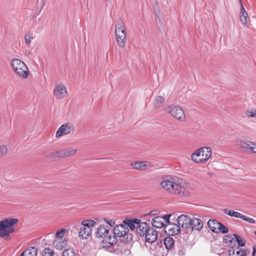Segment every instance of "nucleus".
<instances>
[{
	"label": "nucleus",
	"instance_id": "f257e3e1",
	"mask_svg": "<svg viewBox=\"0 0 256 256\" xmlns=\"http://www.w3.org/2000/svg\"><path fill=\"white\" fill-rule=\"evenodd\" d=\"M182 179L176 176L166 178L162 181L160 185L164 190L179 198H183L190 196L189 191L182 186Z\"/></svg>",
	"mask_w": 256,
	"mask_h": 256
},
{
	"label": "nucleus",
	"instance_id": "f03ea898",
	"mask_svg": "<svg viewBox=\"0 0 256 256\" xmlns=\"http://www.w3.org/2000/svg\"><path fill=\"white\" fill-rule=\"evenodd\" d=\"M110 230L109 226L100 224L96 228L95 234L96 238H102L100 244V247L112 252L114 250L113 247L117 243V240L115 237L112 236V233L110 232Z\"/></svg>",
	"mask_w": 256,
	"mask_h": 256
},
{
	"label": "nucleus",
	"instance_id": "7ed1b4c3",
	"mask_svg": "<svg viewBox=\"0 0 256 256\" xmlns=\"http://www.w3.org/2000/svg\"><path fill=\"white\" fill-rule=\"evenodd\" d=\"M212 150L210 147L204 146L196 150L191 155L192 160L197 164H204L211 157Z\"/></svg>",
	"mask_w": 256,
	"mask_h": 256
},
{
	"label": "nucleus",
	"instance_id": "20e7f679",
	"mask_svg": "<svg viewBox=\"0 0 256 256\" xmlns=\"http://www.w3.org/2000/svg\"><path fill=\"white\" fill-rule=\"evenodd\" d=\"M113 236L118 241V238L121 242H128L132 240V236L129 233V229L126 224H121L114 226Z\"/></svg>",
	"mask_w": 256,
	"mask_h": 256
},
{
	"label": "nucleus",
	"instance_id": "39448f33",
	"mask_svg": "<svg viewBox=\"0 0 256 256\" xmlns=\"http://www.w3.org/2000/svg\"><path fill=\"white\" fill-rule=\"evenodd\" d=\"M12 70L15 74L22 79L26 78L29 74V70L24 62L18 58H14L10 63Z\"/></svg>",
	"mask_w": 256,
	"mask_h": 256
},
{
	"label": "nucleus",
	"instance_id": "423d86ee",
	"mask_svg": "<svg viewBox=\"0 0 256 256\" xmlns=\"http://www.w3.org/2000/svg\"><path fill=\"white\" fill-rule=\"evenodd\" d=\"M18 220L16 218H8L0 221V237L8 236L14 232V225Z\"/></svg>",
	"mask_w": 256,
	"mask_h": 256
},
{
	"label": "nucleus",
	"instance_id": "0eeeda50",
	"mask_svg": "<svg viewBox=\"0 0 256 256\" xmlns=\"http://www.w3.org/2000/svg\"><path fill=\"white\" fill-rule=\"evenodd\" d=\"M116 36L117 43L120 48H124L126 42V32L124 22L118 21L116 25Z\"/></svg>",
	"mask_w": 256,
	"mask_h": 256
},
{
	"label": "nucleus",
	"instance_id": "6e6552de",
	"mask_svg": "<svg viewBox=\"0 0 256 256\" xmlns=\"http://www.w3.org/2000/svg\"><path fill=\"white\" fill-rule=\"evenodd\" d=\"M96 222L92 220H86L82 221L78 226V236L81 239H87L90 236L92 228H94Z\"/></svg>",
	"mask_w": 256,
	"mask_h": 256
},
{
	"label": "nucleus",
	"instance_id": "1a4fd4ad",
	"mask_svg": "<svg viewBox=\"0 0 256 256\" xmlns=\"http://www.w3.org/2000/svg\"><path fill=\"white\" fill-rule=\"evenodd\" d=\"M167 112L175 118L184 122L186 119V116L183 110L180 106H170L168 109Z\"/></svg>",
	"mask_w": 256,
	"mask_h": 256
},
{
	"label": "nucleus",
	"instance_id": "9d476101",
	"mask_svg": "<svg viewBox=\"0 0 256 256\" xmlns=\"http://www.w3.org/2000/svg\"><path fill=\"white\" fill-rule=\"evenodd\" d=\"M54 94L57 100L66 98L68 95L66 86L63 84H59L56 86Z\"/></svg>",
	"mask_w": 256,
	"mask_h": 256
},
{
	"label": "nucleus",
	"instance_id": "9b49d317",
	"mask_svg": "<svg viewBox=\"0 0 256 256\" xmlns=\"http://www.w3.org/2000/svg\"><path fill=\"white\" fill-rule=\"evenodd\" d=\"M73 130L72 125L70 123L62 124L56 132V137L60 138L63 136L68 134Z\"/></svg>",
	"mask_w": 256,
	"mask_h": 256
},
{
	"label": "nucleus",
	"instance_id": "f8f14e48",
	"mask_svg": "<svg viewBox=\"0 0 256 256\" xmlns=\"http://www.w3.org/2000/svg\"><path fill=\"white\" fill-rule=\"evenodd\" d=\"M164 232L168 235L174 236L180 232V228L178 224H168L164 226Z\"/></svg>",
	"mask_w": 256,
	"mask_h": 256
},
{
	"label": "nucleus",
	"instance_id": "ddd939ff",
	"mask_svg": "<svg viewBox=\"0 0 256 256\" xmlns=\"http://www.w3.org/2000/svg\"><path fill=\"white\" fill-rule=\"evenodd\" d=\"M190 224L188 230H190L200 231L203 228V222L202 220L196 218H190Z\"/></svg>",
	"mask_w": 256,
	"mask_h": 256
},
{
	"label": "nucleus",
	"instance_id": "4468645a",
	"mask_svg": "<svg viewBox=\"0 0 256 256\" xmlns=\"http://www.w3.org/2000/svg\"><path fill=\"white\" fill-rule=\"evenodd\" d=\"M190 218L188 216L182 214L177 218L178 224L180 228L188 230V226H190Z\"/></svg>",
	"mask_w": 256,
	"mask_h": 256
},
{
	"label": "nucleus",
	"instance_id": "2eb2a0df",
	"mask_svg": "<svg viewBox=\"0 0 256 256\" xmlns=\"http://www.w3.org/2000/svg\"><path fill=\"white\" fill-rule=\"evenodd\" d=\"M158 237V232L153 228H151L148 230V234L146 235L145 240L147 242L152 243L157 240Z\"/></svg>",
	"mask_w": 256,
	"mask_h": 256
},
{
	"label": "nucleus",
	"instance_id": "dca6fc26",
	"mask_svg": "<svg viewBox=\"0 0 256 256\" xmlns=\"http://www.w3.org/2000/svg\"><path fill=\"white\" fill-rule=\"evenodd\" d=\"M238 1L241 6L240 12V20L244 25L248 26V20H249L248 13L244 8L242 0H238Z\"/></svg>",
	"mask_w": 256,
	"mask_h": 256
},
{
	"label": "nucleus",
	"instance_id": "f3484780",
	"mask_svg": "<svg viewBox=\"0 0 256 256\" xmlns=\"http://www.w3.org/2000/svg\"><path fill=\"white\" fill-rule=\"evenodd\" d=\"M148 228V224L146 222H139L138 224L136 226V233L140 236H144V232Z\"/></svg>",
	"mask_w": 256,
	"mask_h": 256
},
{
	"label": "nucleus",
	"instance_id": "a211bd4d",
	"mask_svg": "<svg viewBox=\"0 0 256 256\" xmlns=\"http://www.w3.org/2000/svg\"><path fill=\"white\" fill-rule=\"evenodd\" d=\"M152 226L156 228H162L166 226L164 221L161 216H156L152 220Z\"/></svg>",
	"mask_w": 256,
	"mask_h": 256
},
{
	"label": "nucleus",
	"instance_id": "6ab92c4d",
	"mask_svg": "<svg viewBox=\"0 0 256 256\" xmlns=\"http://www.w3.org/2000/svg\"><path fill=\"white\" fill-rule=\"evenodd\" d=\"M139 222H140V220L138 219H134V220L126 219L123 221V224L127 226L128 228H130L132 230H136V226L138 224Z\"/></svg>",
	"mask_w": 256,
	"mask_h": 256
},
{
	"label": "nucleus",
	"instance_id": "aec40b11",
	"mask_svg": "<svg viewBox=\"0 0 256 256\" xmlns=\"http://www.w3.org/2000/svg\"><path fill=\"white\" fill-rule=\"evenodd\" d=\"M66 240L64 238H56L53 242L54 248L58 250H62L66 247Z\"/></svg>",
	"mask_w": 256,
	"mask_h": 256
},
{
	"label": "nucleus",
	"instance_id": "412c9836",
	"mask_svg": "<svg viewBox=\"0 0 256 256\" xmlns=\"http://www.w3.org/2000/svg\"><path fill=\"white\" fill-rule=\"evenodd\" d=\"M220 223L215 220L210 219L208 222V225L212 232L218 234V228Z\"/></svg>",
	"mask_w": 256,
	"mask_h": 256
},
{
	"label": "nucleus",
	"instance_id": "4be33fe9",
	"mask_svg": "<svg viewBox=\"0 0 256 256\" xmlns=\"http://www.w3.org/2000/svg\"><path fill=\"white\" fill-rule=\"evenodd\" d=\"M38 249L34 247H30L26 250L22 254V256H37Z\"/></svg>",
	"mask_w": 256,
	"mask_h": 256
},
{
	"label": "nucleus",
	"instance_id": "5701e85b",
	"mask_svg": "<svg viewBox=\"0 0 256 256\" xmlns=\"http://www.w3.org/2000/svg\"><path fill=\"white\" fill-rule=\"evenodd\" d=\"M164 244L166 249L172 250L174 246V240L170 236H166L164 240Z\"/></svg>",
	"mask_w": 256,
	"mask_h": 256
},
{
	"label": "nucleus",
	"instance_id": "b1692460",
	"mask_svg": "<svg viewBox=\"0 0 256 256\" xmlns=\"http://www.w3.org/2000/svg\"><path fill=\"white\" fill-rule=\"evenodd\" d=\"M131 166L138 170H145L147 166L146 162H136L132 164Z\"/></svg>",
	"mask_w": 256,
	"mask_h": 256
},
{
	"label": "nucleus",
	"instance_id": "393cba45",
	"mask_svg": "<svg viewBox=\"0 0 256 256\" xmlns=\"http://www.w3.org/2000/svg\"><path fill=\"white\" fill-rule=\"evenodd\" d=\"M252 142L248 140H240L238 144L242 148L250 150Z\"/></svg>",
	"mask_w": 256,
	"mask_h": 256
},
{
	"label": "nucleus",
	"instance_id": "a878e982",
	"mask_svg": "<svg viewBox=\"0 0 256 256\" xmlns=\"http://www.w3.org/2000/svg\"><path fill=\"white\" fill-rule=\"evenodd\" d=\"M164 100L165 98L164 96H157L154 103V108H158L162 107Z\"/></svg>",
	"mask_w": 256,
	"mask_h": 256
},
{
	"label": "nucleus",
	"instance_id": "bb28decb",
	"mask_svg": "<svg viewBox=\"0 0 256 256\" xmlns=\"http://www.w3.org/2000/svg\"><path fill=\"white\" fill-rule=\"evenodd\" d=\"M62 256H76V254L73 248H68L62 252Z\"/></svg>",
	"mask_w": 256,
	"mask_h": 256
},
{
	"label": "nucleus",
	"instance_id": "cd10ccee",
	"mask_svg": "<svg viewBox=\"0 0 256 256\" xmlns=\"http://www.w3.org/2000/svg\"><path fill=\"white\" fill-rule=\"evenodd\" d=\"M42 256H54V251L50 248H46L42 251Z\"/></svg>",
	"mask_w": 256,
	"mask_h": 256
},
{
	"label": "nucleus",
	"instance_id": "c85d7f7f",
	"mask_svg": "<svg viewBox=\"0 0 256 256\" xmlns=\"http://www.w3.org/2000/svg\"><path fill=\"white\" fill-rule=\"evenodd\" d=\"M32 34L30 32L26 33L24 36V40L26 44H30L32 40L34 39Z\"/></svg>",
	"mask_w": 256,
	"mask_h": 256
},
{
	"label": "nucleus",
	"instance_id": "c756f323",
	"mask_svg": "<svg viewBox=\"0 0 256 256\" xmlns=\"http://www.w3.org/2000/svg\"><path fill=\"white\" fill-rule=\"evenodd\" d=\"M54 156L58 158H62L66 156V152L65 148L61 149L54 152Z\"/></svg>",
	"mask_w": 256,
	"mask_h": 256
},
{
	"label": "nucleus",
	"instance_id": "7c9ffc66",
	"mask_svg": "<svg viewBox=\"0 0 256 256\" xmlns=\"http://www.w3.org/2000/svg\"><path fill=\"white\" fill-rule=\"evenodd\" d=\"M66 232L65 228L58 230L56 234V238H63V237Z\"/></svg>",
	"mask_w": 256,
	"mask_h": 256
},
{
	"label": "nucleus",
	"instance_id": "2f4dec72",
	"mask_svg": "<svg viewBox=\"0 0 256 256\" xmlns=\"http://www.w3.org/2000/svg\"><path fill=\"white\" fill-rule=\"evenodd\" d=\"M66 152V156H70L72 155H74L77 152V150L76 148H65Z\"/></svg>",
	"mask_w": 256,
	"mask_h": 256
},
{
	"label": "nucleus",
	"instance_id": "473e14b6",
	"mask_svg": "<svg viewBox=\"0 0 256 256\" xmlns=\"http://www.w3.org/2000/svg\"><path fill=\"white\" fill-rule=\"evenodd\" d=\"M228 229L223 224L220 223L219 226L218 228V233L222 232V234H226L228 232Z\"/></svg>",
	"mask_w": 256,
	"mask_h": 256
},
{
	"label": "nucleus",
	"instance_id": "72a5a7b5",
	"mask_svg": "<svg viewBox=\"0 0 256 256\" xmlns=\"http://www.w3.org/2000/svg\"><path fill=\"white\" fill-rule=\"evenodd\" d=\"M234 236L236 238L239 246H244L245 245V241L242 240L240 236L236 234H234Z\"/></svg>",
	"mask_w": 256,
	"mask_h": 256
},
{
	"label": "nucleus",
	"instance_id": "f704fd0d",
	"mask_svg": "<svg viewBox=\"0 0 256 256\" xmlns=\"http://www.w3.org/2000/svg\"><path fill=\"white\" fill-rule=\"evenodd\" d=\"M8 152V148L6 146L2 145L0 146V158L5 156Z\"/></svg>",
	"mask_w": 256,
	"mask_h": 256
},
{
	"label": "nucleus",
	"instance_id": "c9c22d12",
	"mask_svg": "<svg viewBox=\"0 0 256 256\" xmlns=\"http://www.w3.org/2000/svg\"><path fill=\"white\" fill-rule=\"evenodd\" d=\"M233 240H234V238L232 236H230L228 234L225 235L224 236L223 242L224 243L230 242V243L232 244Z\"/></svg>",
	"mask_w": 256,
	"mask_h": 256
},
{
	"label": "nucleus",
	"instance_id": "e433bc0d",
	"mask_svg": "<svg viewBox=\"0 0 256 256\" xmlns=\"http://www.w3.org/2000/svg\"><path fill=\"white\" fill-rule=\"evenodd\" d=\"M236 256H246V252L242 248H238L236 252Z\"/></svg>",
	"mask_w": 256,
	"mask_h": 256
},
{
	"label": "nucleus",
	"instance_id": "4c0bfd02",
	"mask_svg": "<svg viewBox=\"0 0 256 256\" xmlns=\"http://www.w3.org/2000/svg\"><path fill=\"white\" fill-rule=\"evenodd\" d=\"M246 116L250 118H254L256 116V110H248L245 112Z\"/></svg>",
	"mask_w": 256,
	"mask_h": 256
},
{
	"label": "nucleus",
	"instance_id": "58836bf2",
	"mask_svg": "<svg viewBox=\"0 0 256 256\" xmlns=\"http://www.w3.org/2000/svg\"><path fill=\"white\" fill-rule=\"evenodd\" d=\"M242 220L246 221L250 224H254L256 222V221L254 218L248 217L246 216H244Z\"/></svg>",
	"mask_w": 256,
	"mask_h": 256
},
{
	"label": "nucleus",
	"instance_id": "ea45409f",
	"mask_svg": "<svg viewBox=\"0 0 256 256\" xmlns=\"http://www.w3.org/2000/svg\"><path fill=\"white\" fill-rule=\"evenodd\" d=\"M223 211L226 214H227L230 216H234V214L235 212V211H234V210L226 208V209H224L223 210Z\"/></svg>",
	"mask_w": 256,
	"mask_h": 256
},
{
	"label": "nucleus",
	"instance_id": "a19ab883",
	"mask_svg": "<svg viewBox=\"0 0 256 256\" xmlns=\"http://www.w3.org/2000/svg\"><path fill=\"white\" fill-rule=\"evenodd\" d=\"M171 214H166L163 216H161L164 221V223L166 222V224H170V218Z\"/></svg>",
	"mask_w": 256,
	"mask_h": 256
},
{
	"label": "nucleus",
	"instance_id": "79ce46f5",
	"mask_svg": "<svg viewBox=\"0 0 256 256\" xmlns=\"http://www.w3.org/2000/svg\"><path fill=\"white\" fill-rule=\"evenodd\" d=\"M249 151L252 153L256 154V144L252 142Z\"/></svg>",
	"mask_w": 256,
	"mask_h": 256
},
{
	"label": "nucleus",
	"instance_id": "37998d69",
	"mask_svg": "<svg viewBox=\"0 0 256 256\" xmlns=\"http://www.w3.org/2000/svg\"><path fill=\"white\" fill-rule=\"evenodd\" d=\"M186 254V250L183 248L178 249L177 254L180 256H182Z\"/></svg>",
	"mask_w": 256,
	"mask_h": 256
},
{
	"label": "nucleus",
	"instance_id": "c03bdc74",
	"mask_svg": "<svg viewBox=\"0 0 256 256\" xmlns=\"http://www.w3.org/2000/svg\"><path fill=\"white\" fill-rule=\"evenodd\" d=\"M106 222L109 225L110 227L112 226L115 224V222L113 220H106V218L104 219Z\"/></svg>",
	"mask_w": 256,
	"mask_h": 256
},
{
	"label": "nucleus",
	"instance_id": "a18cd8bd",
	"mask_svg": "<svg viewBox=\"0 0 256 256\" xmlns=\"http://www.w3.org/2000/svg\"><path fill=\"white\" fill-rule=\"evenodd\" d=\"M244 216V215L242 214L241 213H240L238 212H235L234 216L235 218H241L242 220Z\"/></svg>",
	"mask_w": 256,
	"mask_h": 256
},
{
	"label": "nucleus",
	"instance_id": "49530a36",
	"mask_svg": "<svg viewBox=\"0 0 256 256\" xmlns=\"http://www.w3.org/2000/svg\"><path fill=\"white\" fill-rule=\"evenodd\" d=\"M228 254L230 256H236L235 254V250L233 248H232L228 250Z\"/></svg>",
	"mask_w": 256,
	"mask_h": 256
},
{
	"label": "nucleus",
	"instance_id": "de8ad7c7",
	"mask_svg": "<svg viewBox=\"0 0 256 256\" xmlns=\"http://www.w3.org/2000/svg\"><path fill=\"white\" fill-rule=\"evenodd\" d=\"M152 227H150V226L148 225V228H146V230H144V236H141L142 237H146V235L148 234V230H149Z\"/></svg>",
	"mask_w": 256,
	"mask_h": 256
},
{
	"label": "nucleus",
	"instance_id": "09e8293b",
	"mask_svg": "<svg viewBox=\"0 0 256 256\" xmlns=\"http://www.w3.org/2000/svg\"><path fill=\"white\" fill-rule=\"evenodd\" d=\"M256 252V247L255 246H254L253 247L252 256H254Z\"/></svg>",
	"mask_w": 256,
	"mask_h": 256
},
{
	"label": "nucleus",
	"instance_id": "8fccbe9b",
	"mask_svg": "<svg viewBox=\"0 0 256 256\" xmlns=\"http://www.w3.org/2000/svg\"><path fill=\"white\" fill-rule=\"evenodd\" d=\"M254 234H255L256 235V231L255 232Z\"/></svg>",
	"mask_w": 256,
	"mask_h": 256
},
{
	"label": "nucleus",
	"instance_id": "3c124183",
	"mask_svg": "<svg viewBox=\"0 0 256 256\" xmlns=\"http://www.w3.org/2000/svg\"><path fill=\"white\" fill-rule=\"evenodd\" d=\"M20 256H22V255Z\"/></svg>",
	"mask_w": 256,
	"mask_h": 256
}]
</instances>
